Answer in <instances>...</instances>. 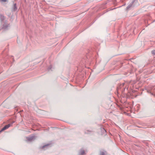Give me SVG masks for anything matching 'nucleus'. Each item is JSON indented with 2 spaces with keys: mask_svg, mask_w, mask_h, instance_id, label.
<instances>
[{
  "mask_svg": "<svg viewBox=\"0 0 155 155\" xmlns=\"http://www.w3.org/2000/svg\"><path fill=\"white\" fill-rule=\"evenodd\" d=\"M137 0H133L130 3L129 5L127 7V10H129L130 8L134 7L137 4Z\"/></svg>",
  "mask_w": 155,
  "mask_h": 155,
  "instance_id": "1",
  "label": "nucleus"
},
{
  "mask_svg": "<svg viewBox=\"0 0 155 155\" xmlns=\"http://www.w3.org/2000/svg\"><path fill=\"white\" fill-rule=\"evenodd\" d=\"M36 138L35 136H32L27 137V141L28 142H31L34 140Z\"/></svg>",
  "mask_w": 155,
  "mask_h": 155,
  "instance_id": "2",
  "label": "nucleus"
},
{
  "mask_svg": "<svg viewBox=\"0 0 155 155\" xmlns=\"http://www.w3.org/2000/svg\"><path fill=\"white\" fill-rule=\"evenodd\" d=\"M11 126V124H8L4 126L2 129V131H4L8 128Z\"/></svg>",
  "mask_w": 155,
  "mask_h": 155,
  "instance_id": "3",
  "label": "nucleus"
},
{
  "mask_svg": "<svg viewBox=\"0 0 155 155\" xmlns=\"http://www.w3.org/2000/svg\"><path fill=\"white\" fill-rule=\"evenodd\" d=\"M80 155H84L85 154V152L84 150H81L79 152Z\"/></svg>",
  "mask_w": 155,
  "mask_h": 155,
  "instance_id": "4",
  "label": "nucleus"
},
{
  "mask_svg": "<svg viewBox=\"0 0 155 155\" xmlns=\"http://www.w3.org/2000/svg\"><path fill=\"white\" fill-rule=\"evenodd\" d=\"M50 145V144H46L44 146H43L41 148L42 149H44V148H47Z\"/></svg>",
  "mask_w": 155,
  "mask_h": 155,
  "instance_id": "5",
  "label": "nucleus"
},
{
  "mask_svg": "<svg viewBox=\"0 0 155 155\" xmlns=\"http://www.w3.org/2000/svg\"><path fill=\"white\" fill-rule=\"evenodd\" d=\"M17 8L16 7V3H15L14 4V6L13 7V9L14 11H15L17 10Z\"/></svg>",
  "mask_w": 155,
  "mask_h": 155,
  "instance_id": "6",
  "label": "nucleus"
},
{
  "mask_svg": "<svg viewBox=\"0 0 155 155\" xmlns=\"http://www.w3.org/2000/svg\"><path fill=\"white\" fill-rule=\"evenodd\" d=\"M9 26V25H7L5 24L3 25V28L4 29H6L7 28V27Z\"/></svg>",
  "mask_w": 155,
  "mask_h": 155,
  "instance_id": "7",
  "label": "nucleus"
},
{
  "mask_svg": "<svg viewBox=\"0 0 155 155\" xmlns=\"http://www.w3.org/2000/svg\"><path fill=\"white\" fill-rule=\"evenodd\" d=\"M5 19L4 16L3 15H1L0 16V19L2 21L3 20H4Z\"/></svg>",
  "mask_w": 155,
  "mask_h": 155,
  "instance_id": "8",
  "label": "nucleus"
},
{
  "mask_svg": "<svg viewBox=\"0 0 155 155\" xmlns=\"http://www.w3.org/2000/svg\"><path fill=\"white\" fill-rule=\"evenodd\" d=\"M8 2V0H0V2Z\"/></svg>",
  "mask_w": 155,
  "mask_h": 155,
  "instance_id": "9",
  "label": "nucleus"
},
{
  "mask_svg": "<svg viewBox=\"0 0 155 155\" xmlns=\"http://www.w3.org/2000/svg\"><path fill=\"white\" fill-rule=\"evenodd\" d=\"M91 132V131H90L87 130V132H85V134H90V133Z\"/></svg>",
  "mask_w": 155,
  "mask_h": 155,
  "instance_id": "10",
  "label": "nucleus"
},
{
  "mask_svg": "<svg viewBox=\"0 0 155 155\" xmlns=\"http://www.w3.org/2000/svg\"><path fill=\"white\" fill-rule=\"evenodd\" d=\"M151 53L153 55H155V50H153L151 51Z\"/></svg>",
  "mask_w": 155,
  "mask_h": 155,
  "instance_id": "11",
  "label": "nucleus"
},
{
  "mask_svg": "<svg viewBox=\"0 0 155 155\" xmlns=\"http://www.w3.org/2000/svg\"><path fill=\"white\" fill-rule=\"evenodd\" d=\"M100 155H104V153L103 152H101Z\"/></svg>",
  "mask_w": 155,
  "mask_h": 155,
  "instance_id": "12",
  "label": "nucleus"
},
{
  "mask_svg": "<svg viewBox=\"0 0 155 155\" xmlns=\"http://www.w3.org/2000/svg\"><path fill=\"white\" fill-rule=\"evenodd\" d=\"M101 130L105 132H106V130L103 128H101Z\"/></svg>",
  "mask_w": 155,
  "mask_h": 155,
  "instance_id": "13",
  "label": "nucleus"
},
{
  "mask_svg": "<svg viewBox=\"0 0 155 155\" xmlns=\"http://www.w3.org/2000/svg\"><path fill=\"white\" fill-rule=\"evenodd\" d=\"M51 68H52L51 66H50L49 67L48 69H51Z\"/></svg>",
  "mask_w": 155,
  "mask_h": 155,
  "instance_id": "14",
  "label": "nucleus"
},
{
  "mask_svg": "<svg viewBox=\"0 0 155 155\" xmlns=\"http://www.w3.org/2000/svg\"><path fill=\"white\" fill-rule=\"evenodd\" d=\"M2 129L0 131V133L2 132Z\"/></svg>",
  "mask_w": 155,
  "mask_h": 155,
  "instance_id": "15",
  "label": "nucleus"
}]
</instances>
